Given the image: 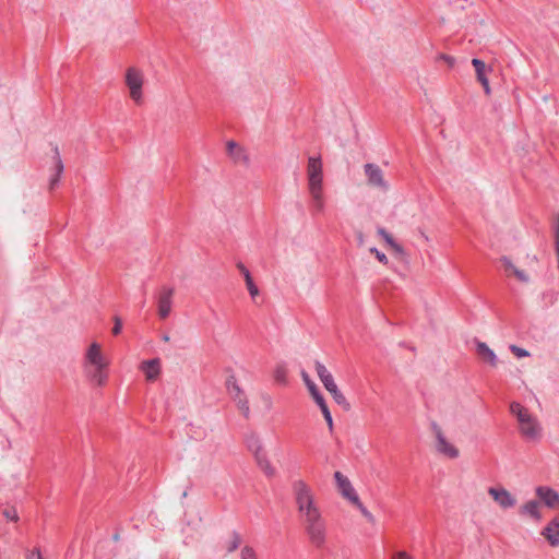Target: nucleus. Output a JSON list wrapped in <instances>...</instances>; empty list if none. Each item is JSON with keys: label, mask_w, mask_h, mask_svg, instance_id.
Listing matches in <instances>:
<instances>
[{"label": "nucleus", "mask_w": 559, "mask_h": 559, "mask_svg": "<svg viewBox=\"0 0 559 559\" xmlns=\"http://www.w3.org/2000/svg\"><path fill=\"white\" fill-rule=\"evenodd\" d=\"M355 507L358 508L362 516H365L369 522L373 523L374 518L373 515L365 508V506L361 503L360 499L358 500V503H353Z\"/></svg>", "instance_id": "c756f323"}, {"label": "nucleus", "mask_w": 559, "mask_h": 559, "mask_svg": "<svg viewBox=\"0 0 559 559\" xmlns=\"http://www.w3.org/2000/svg\"><path fill=\"white\" fill-rule=\"evenodd\" d=\"M26 559H43V557L38 549H34L27 555Z\"/></svg>", "instance_id": "a19ab883"}, {"label": "nucleus", "mask_w": 559, "mask_h": 559, "mask_svg": "<svg viewBox=\"0 0 559 559\" xmlns=\"http://www.w3.org/2000/svg\"><path fill=\"white\" fill-rule=\"evenodd\" d=\"M175 290L170 287H163L158 295L157 309L160 319H166L171 311Z\"/></svg>", "instance_id": "4468645a"}, {"label": "nucleus", "mask_w": 559, "mask_h": 559, "mask_svg": "<svg viewBox=\"0 0 559 559\" xmlns=\"http://www.w3.org/2000/svg\"><path fill=\"white\" fill-rule=\"evenodd\" d=\"M322 384L324 385V388L326 389V391L330 393L332 390H336L337 389V385L336 383L334 382V379H333V376L330 374L329 377H326L325 379H323L322 381Z\"/></svg>", "instance_id": "7c9ffc66"}, {"label": "nucleus", "mask_w": 559, "mask_h": 559, "mask_svg": "<svg viewBox=\"0 0 559 559\" xmlns=\"http://www.w3.org/2000/svg\"><path fill=\"white\" fill-rule=\"evenodd\" d=\"M226 151L231 162L239 166H248L250 158L247 151L235 141L226 143Z\"/></svg>", "instance_id": "ddd939ff"}, {"label": "nucleus", "mask_w": 559, "mask_h": 559, "mask_svg": "<svg viewBox=\"0 0 559 559\" xmlns=\"http://www.w3.org/2000/svg\"><path fill=\"white\" fill-rule=\"evenodd\" d=\"M246 443L249 451L254 455L255 461L259 467L262 469V472L269 477L274 476L276 472L275 467L267 459L263 442L260 439V437L255 433H250L247 437Z\"/></svg>", "instance_id": "20e7f679"}, {"label": "nucleus", "mask_w": 559, "mask_h": 559, "mask_svg": "<svg viewBox=\"0 0 559 559\" xmlns=\"http://www.w3.org/2000/svg\"><path fill=\"white\" fill-rule=\"evenodd\" d=\"M521 515L530 516L539 522L543 519L540 513V503L537 500H530L521 506L519 510Z\"/></svg>", "instance_id": "aec40b11"}, {"label": "nucleus", "mask_w": 559, "mask_h": 559, "mask_svg": "<svg viewBox=\"0 0 559 559\" xmlns=\"http://www.w3.org/2000/svg\"><path fill=\"white\" fill-rule=\"evenodd\" d=\"M295 503L302 521L322 514L312 487L304 479L293 483Z\"/></svg>", "instance_id": "f03ea898"}, {"label": "nucleus", "mask_w": 559, "mask_h": 559, "mask_svg": "<svg viewBox=\"0 0 559 559\" xmlns=\"http://www.w3.org/2000/svg\"><path fill=\"white\" fill-rule=\"evenodd\" d=\"M144 73L142 70L130 67L126 70L124 84L128 87L130 98L136 104L143 103Z\"/></svg>", "instance_id": "39448f33"}, {"label": "nucleus", "mask_w": 559, "mask_h": 559, "mask_svg": "<svg viewBox=\"0 0 559 559\" xmlns=\"http://www.w3.org/2000/svg\"><path fill=\"white\" fill-rule=\"evenodd\" d=\"M323 417L329 426V429L332 430L333 429V419H332L331 413L325 414Z\"/></svg>", "instance_id": "79ce46f5"}, {"label": "nucleus", "mask_w": 559, "mask_h": 559, "mask_svg": "<svg viewBox=\"0 0 559 559\" xmlns=\"http://www.w3.org/2000/svg\"><path fill=\"white\" fill-rule=\"evenodd\" d=\"M488 493L501 509H510L516 504L515 497L503 487H490Z\"/></svg>", "instance_id": "f8f14e48"}, {"label": "nucleus", "mask_w": 559, "mask_h": 559, "mask_svg": "<svg viewBox=\"0 0 559 559\" xmlns=\"http://www.w3.org/2000/svg\"><path fill=\"white\" fill-rule=\"evenodd\" d=\"M537 498L548 508L559 510V493L545 486H539L535 489Z\"/></svg>", "instance_id": "2eb2a0df"}, {"label": "nucleus", "mask_w": 559, "mask_h": 559, "mask_svg": "<svg viewBox=\"0 0 559 559\" xmlns=\"http://www.w3.org/2000/svg\"><path fill=\"white\" fill-rule=\"evenodd\" d=\"M301 378L314 402L324 399L316 383L310 379L309 374L306 371L301 372Z\"/></svg>", "instance_id": "b1692460"}, {"label": "nucleus", "mask_w": 559, "mask_h": 559, "mask_svg": "<svg viewBox=\"0 0 559 559\" xmlns=\"http://www.w3.org/2000/svg\"><path fill=\"white\" fill-rule=\"evenodd\" d=\"M314 367H316L317 374L321 381L331 374V372L326 369V367L323 364H321L320 361H316Z\"/></svg>", "instance_id": "c85d7f7f"}, {"label": "nucleus", "mask_w": 559, "mask_h": 559, "mask_svg": "<svg viewBox=\"0 0 559 559\" xmlns=\"http://www.w3.org/2000/svg\"><path fill=\"white\" fill-rule=\"evenodd\" d=\"M542 535L551 546H559V518L550 521L542 531Z\"/></svg>", "instance_id": "6ab92c4d"}, {"label": "nucleus", "mask_w": 559, "mask_h": 559, "mask_svg": "<svg viewBox=\"0 0 559 559\" xmlns=\"http://www.w3.org/2000/svg\"><path fill=\"white\" fill-rule=\"evenodd\" d=\"M510 412L518 419L521 436L528 441H537L542 437V426L536 416L518 402L510 404Z\"/></svg>", "instance_id": "7ed1b4c3"}, {"label": "nucleus", "mask_w": 559, "mask_h": 559, "mask_svg": "<svg viewBox=\"0 0 559 559\" xmlns=\"http://www.w3.org/2000/svg\"><path fill=\"white\" fill-rule=\"evenodd\" d=\"M110 361L99 343H91L84 352L82 367L87 380L95 386H105Z\"/></svg>", "instance_id": "f257e3e1"}, {"label": "nucleus", "mask_w": 559, "mask_h": 559, "mask_svg": "<svg viewBox=\"0 0 559 559\" xmlns=\"http://www.w3.org/2000/svg\"><path fill=\"white\" fill-rule=\"evenodd\" d=\"M53 153H55V156H53L55 167H56L57 174H56V177H53L50 181L51 187H53L58 182L59 177H60L61 173L63 171V164H62V160L60 157V152H59L58 146L53 147Z\"/></svg>", "instance_id": "a878e982"}, {"label": "nucleus", "mask_w": 559, "mask_h": 559, "mask_svg": "<svg viewBox=\"0 0 559 559\" xmlns=\"http://www.w3.org/2000/svg\"><path fill=\"white\" fill-rule=\"evenodd\" d=\"M556 245H559V217L556 224Z\"/></svg>", "instance_id": "37998d69"}, {"label": "nucleus", "mask_w": 559, "mask_h": 559, "mask_svg": "<svg viewBox=\"0 0 559 559\" xmlns=\"http://www.w3.org/2000/svg\"><path fill=\"white\" fill-rule=\"evenodd\" d=\"M163 341H164V342H169V341H170L169 335L165 334V335L163 336Z\"/></svg>", "instance_id": "c03bdc74"}, {"label": "nucleus", "mask_w": 559, "mask_h": 559, "mask_svg": "<svg viewBox=\"0 0 559 559\" xmlns=\"http://www.w3.org/2000/svg\"><path fill=\"white\" fill-rule=\"evenodd\" d=\"M391 559H414L408 552L405 550L396 551L392 555Z\"/></svg>", "instance_id": "e433bc0d"}, {"label": "nucleus", "mask_w": 559, "mask_h": 559, "mask_svg": "<svg viewBox=\"0 0 559 559\" xmlns=\"http://www.w3.org/2000/svg\"><path fill=\"white\" fill-rule=\"evenodd\" d=\"M476 352L479 358L489 364L491 367H496L498 364L497 356L495 352L484 342H478L476 345Z\"/></svg>", "instance_id": "412c9836"}, {"label": "nucleus", "mask_w": 559, "mask_h": 559, "mask_svg": "<svg viewBox=\"0 0 559 559\" xmlns=\"http://www.w3.org/2000/svg\"><path fill=\"white\" fill-rule=\"evenodd\" d=\"M377 234L384 240V242L390 247L395 253H403V248L399 245L394 238L384 229L378 228Z\"/></svg>", "instance_id": "393cba45"}, {"label": "nucleus", "mask_w": 559, "mask_h": 559, "mask_svg": "<svg viewBox=\"0 0 559 559\" xmlns=\"http://www.w3.org/2000/svg\"><path fill=\"white\" fill-rule=\"evenodd\" d=\"M140 369L144 372L147 381H154L160 373V359L154 358L151 360H144L141 364Z\"/></svg>", "instance_id": "a211bd4d"}, {"label": "nucleus", "mask_w": 559, "mask_h": 559, "mask_svg": "<svg viewBox=\"0 0 559 559\" xmlns=\"http://www.w3.org/2000/svg\"><path fill=\"white\" fill-rule=\"evenodd\" d=\"M370 252L372 254H374V257L377 258V260L382 263V264H388V258L384 253L380 252L378 249L376 248H370Z\"/></svg>", "instance_id": "f704fd0d"}, {"label": "nucleus", "mask_w": 559, "mask_h": 559, "mask_svg": "<svg viewBox=\"0 0 559 559\" xmlns=\"http://www.w3.org/2000/svg\"><path fill=\"white\" fill-rule=\"evenodd\" d=\"M435 437H436V450L439 454L454 460L460 456L459 448L451 442L444 435L441 428H435Z\"/></svg>", "instance_id": "1a4fd4ad"}, {"label": "nucleus", "mask_w": 559, "mask_h": 559, "mask_svg": "<svg viewBox=\"0 0 559 559\" xmlns=\"http://www.w3.org/2000/svg\"><path fill=\"white\" fill-rule=\"evenodd\" d=\"M364 169L368 186L382 191L389 190V183L385 181L383 171L378 165L366 164Z\"/></svg>", "instance_id": "9d476101"}, {"label": "nucleus", "mask_w": 559, "mask_h": 559, "mask_svg": "<svg viewBox=\"0 0 559 559\" xmlns=\"http://www.w3.org/2000/svg\"><path fill=\"white\" fill-rule=\"evenodd\" d=\"M273 378L275 382L280 384H286L287 383V369L284 366H277L274 369Z\"/></svg>", "instance_id": "bb28decb"}, {"label": "nucleus", "mask_w": 559, "mask_h": 559, "mask_svg": "<svg viewBox=\"0 0 559 559\" xmlns=\"http://www.w3.org/2000/svg\"><path fill=\"white\" fill-rule=\"evenodd\" d=\"M226 389L238 411L245 418L250 417L249 400L245 391L240 388L235 374H229L226 379Z\"/></svg>", "instance_id": "0eeeda50"}, {"label": "nucleus", "mask_w": 559, "mask_h": 559, "mask_svg": "<svg viewBox=\"0 0 559 559\" xmlns=\"http://www.w3.org/2000/svg\"><path fill=\"white\" fill-rule=\"evenodd\" d=\"M237 546H238V543H237V542H236V543H234V544H231V547H233L231 549H235Z\"/></svg>", "instance_id": "a18cd8bd"}, {"label": "nucleus", "mask_w": 559, "mask_h": 559, "mask_svg": "<svg viewBox=\"0 0 559 559\" xmlns=\"http://www.w3.org/2000/svg\"><path fill=\"white\" fill-rule=\"evenodd\" d=\"M510 350L518 357V358H523V357H528L530 356V353L524 349V348H521L516 345H511L510 346Z\"/></svg>", "instance_id": "2f4dec72"}, {"label": "nucleus", "mask_w": 559, "mask_h": 559, "mask_svg": "<svg viewBox=\"0 0 559 559\" xmlns=\"http://www.w3.org/2000/svg\"><path fill=\"white\" fill-rule=\"evenodd\" d=\"M237 267L240 271V273L243 275L246 286H247V289L249 290V294L253 298L257 297L259 295V289H258L257 285L253 283V280L251 277L249 270L242 263H238Z\"/></svg>", "instance_id": "5701e85b"}, {"label": "nucleus", "mask_w": 559, "mask_h": 559, "mask_svg": "<svg viewBox=\"0 0 559 559\" xmlns=\"http://www.w3.org/2000/svg\"><path fill=\"white\" fill-rule=\"evenodd\" d=\"M334 479L342 497L348 500L350 503H358L359 497L356 490L354 489L350 480L341 472L334 473Z\"/></svg>", "instance_id": "9b49d317"}, {"label": "nucleus", "mask_w": 559, "mask_h": 559, "mask_svg": "<svg viewBox=\"0 0 559 559\" xmlns=\"http://www.w3.org/2000/svg\"><path fill=\"white\" fill-rule=\"evenodd\" d=\"M306 176L308 190L323 188V164L320 157L308 158Z\"/></svg>", "instance_id": "6e6552de"}, {"label": "nucleus", "mask_w": 559, "mask_h": 559, "mask_svg": "<svg viewBox=\"0 0 559 559\" xmlns=\"http://www.w3.org/2000/svg\"><path fill=\"white\" fill-rule=\"evenodd\" d=\"M3 515L10 521H19L17 511L15 508H8L3 511Z\"/></svg>", "instance_id": "72a5a7b5"}, {"label": "nucleus", "mask_w": 559, "mask_h": 559, "mask_svg": "<svg viewBox=\"0 0 559 559\" xmlns=\"http://www.w3.org/2000/svg\"><path fill=\"white\" fill-rule=\"evenodd\" d=\"M241 559H258L254 551L250 547H245L241 550Z\"/></svg>", "instance_id": "c9c22d12"}, {"label": "nucleus", "mask_w": 559, "mask_h": 559, "mask_svg": "<svg viewBox=\"0 0 559 559\" xmlns=\"http://www.w3.org/2000/svg\"><path fill=\"white\" fill-rule=\"evenodd\" d=\"M121 329H122V321H121L120 318L116 317L115 318V325L112 328V334L114 335H118L121 332Z\"/></svg>", "instance_id": "4c0bfd02"}, {"label": "nucleus", "mask_w": 559, "mask_h": 559, "mask_svg": "<svg viewBox=\"0 0 559 559\" xmlns=\"http://www.w3.org/2000/svg\"><path fill=\"white\" fill-rule=\"evenodd\" d=\"M259 402L262 404L265 411H271L273 408V399L267 393H261L259 395Z\"/></svg>", "instance_id": "cd10ccee"}, {"label": "nucleus", "mask_w": 559, "mask_h": 559, "mask_svg": "<svg viewBox=\"0 0 559 559\" xmlns=\"http://www.w3.org/2000/svg\"><path fill=\"white\" fill-rule=\"evenodd\" d=\"M309 542L316 548H322L326 542V524L322 514L304 520Z\"/></svg>", "instance_id": "423d86ee"}, {"label": "nucleus", "mask_w": 559, "mask_h": 559, "mask_svg": "<svg viewBox=\"0 0 559 559\" xmlns=\"http://www.w3.org/2000/svg\"><path fill=\"white\" fill-rule=\"evenodd\" d=\"M439 59L443 60L450 68H452L455 63V59L448 55H440Z\"/></svg>", "instance_id": "58836bf2"}, {"label": "nucleus", "mask_w": 559, "mask_h": 559, "mask_svg": "<svg viewBox=\"0 0 559 559\" xmlns=\"http://www.w3.org/2000/svg\"><path fill=\"white\" fill-rule=\"evenodd\" d=\"M472 64L475 68L478 82L483 85L484 91L487 95L490 94L491 88L488 79L485 75L486 64L479 59H473Z\"/></svg>", "instance_id": "4be33fe9"}, {"label": "nucleus", "mask_w": 559, "mask_h": 559, "mask_svg": "<svg viewBox=\"0 0 559 559\" xmlns=\"http://www.w3.org/2000/svg\"><path fill=\"white\" fill-rule=\"evenodd\" d=\"M501 263H502L504 272L507 273L508 276H514L519 282H521L523 284L530 283V281H531L530 274L525 270H522V269L518 267L516 265H514L513 262L509 258H507V257L501 258Z\"/></svg>", "instance_id": "dca6fc26"}, {"label": "nucleus", "mask_w": 559, "mask_h": 559, "mask_svg": "<svg viewBox=\"0 0 559 559\" xmlns=\"http://www.w3.org/2000/svg\"><path fill=\"white\" fill-rule=\"evenodd\" d=\"M316 403H317V405L320 407V409H321V412H322V415H323V416H324L325 414H329V413H330V409H329V407H328V405H326V403H325V400H324V399H322V400H320V401H318V402H316Z\"/></svg>", "instance_id": "ea45409f"}, {"label": "nucleus", "mask_w": 559, "mask_h": 559, "mask_svg": "<svg viewBox=\"0 0 559 559\" xmlns=\"http://www.w3.org/2000/svg\"><path fill=\"white\" fill-rule=\"evenodd\" d=\"M330 394L333 396L334 401L337 404L344 405L346 403V399L343 395V393L338 390V388L336 390H332Z\"/></svg>", "instance_id": "473e14b6"}, {"label": "nucleus", "mask_w": 559, "mask_h": 559, "mask_svg": "<svg viewBox=\"0 0 559 559\" xmlns=\"http://www.w3.org/2000/svg\"><path fill=\"white\" fill-rule=\"evenodd\" d=\"M309 195L311 198V211L313 215H320L325 210V198L324 190L321 189H311L308 190Z\"/></svg>", "instance_id": "f3484780"}]
</instances>
